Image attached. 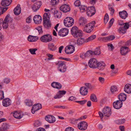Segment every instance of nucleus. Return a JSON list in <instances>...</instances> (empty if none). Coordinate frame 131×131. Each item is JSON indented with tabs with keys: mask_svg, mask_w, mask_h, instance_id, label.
<instances>
[{
	"mask_svg": "<svg viewBox=\"0 0 131 131\" xmlns=\"http://www.w3.org/2000/svg\"><path fill=\"white\" fill-rule=\"evenodd\" d=\"M71 31V34L75 38L81 37L82 36V31L76 26L73 27Z\"/></svg>",
	"mask_w": 131,
	"mask_h": 131,
	"instance_id": "obj_1",
	"label": "nucleus"
},
{
	"mask_svg": "<svg viewBox=\"0 0 131 131\" xmlns=\"http://www.w3.org/2000/svg\"><path fill=\"white\" fill-rule=\"evenodd\" d=\"M58 65V69L61 72H64L66 70L67 68L65 65V62L64 61H59L56 64Z\"/></svg>",
	"mask_w": 131,
	"mask_h": 131,
	"instance_id": "obj_2",
	"label": "nucleus"
},
{
	"mask_svg": "<svg viewBox=\"0 0 131 131\" xmlns=\"http://www.w3.org/2000/svg\"><path fill=\"white\" fill-rule=\"evenodd\" d=\"M74 20L71 17H67L64 21V24L66 27H69L71 26L74 24Z\"/></svg>",
	"mask_w": 131,
	"mask_h": 131,
	"instance_id": "obj_3",
	"label": "nucleus"
},
{
	"mask_svg": "<svg viewBox=\"0 0 131 131\" xmlns=\"http://www.w3.org/2000/svg\"><path fill=\"white\" fill-rule=\"evenodd\" d=\"M40 40L43 42H48L51 41L52 39L51 36L49 34H47L42 36L40 38Z\"/></svg>",
	"mask_w": 131,
	"mask_h": 131,
	"instance_id": "obj_4",
	"label": "nucleus"
},
{
	"mask_svg": "<svg viewBox=\"0 0 131 131\" xmlns=\"http://www.w3.org/2000/svg\"><path fill=\"white\" fill-rule=\"evenodd\" d=\"M96 13V10L94 6L89 7L87 8L86 14L89 17H92Z\"/></svg>",
	"mask_w": 131,
	"mask_h": 131,
	"instance_id": "obj_5",
	"label": "nucleus"
},
{
	"mask_svg": "<svg viewBox=\"0 0 131 131\" xmlns=\"http://www.w3.org/2000/svg\"><path fill=\"white\" fill-rule=\"evenodd\" d=\"M98 61L95 58L91 59L89 61L88 65L89 67L92 68H96Z\"/></svg>",
	"mask_w": 131,
	"mask_h": 131,
	"instance_id": "obj_6",
	"label": "nucleus"
},
{
	"mask_svg": "<svg viewBox=\"0 0 131 131\" xmlns=\"http://www.w3.org/2000/svg\"><path fill=\"white\" fill-rule=\"evenodd\" d=\"M87 123L85 121H82L79 123L78 125V127L79 129L82 130H86L87 128Z\"/></svg>",
	"mask_w": 131,
	"mask_h": 131,
	"instance_id": "obj_7",
	"label": "nucleus"
},
{
	"mask_svg": "<svg viewBox=\"0 0 131 131\" xmlns=\"http://www.w3.org/2000/svg\"><path fill=\"white\" fill-rule=\"evenodd\" d=\"M10 16L9 14H8L5 17L3 23V28L4 29H6L8 26L9 18Z\"/></svg>",
	"mask_w": 131,
	"mask_h": 131,
	"instance_id": "obj_8",
	"label": "nucleus"
},
{
	"mask_svg": "<svg viewBox=\"0 0 131 131\" xmlns=\"http://www.w3.org/2000/svg\"><path fill=\"white\" fill-rule=\"evenodd\" d=\"M102 112L104 116L107 117H109L111 114V109L108 107L104 108L102 111Z\"/></svg>",
	"mask_w": 131,
	"mask_h": 131,
	"instance_id": "obj_9",
	"label": "nucleus"
},
{
	"mask_svg": "<svg viewBox=\"0 0 131 131\" xmlns=\"http://www.w3.org/2000/svg\"><path fill=\"white\" fill-rule=\"evenodd\" d=\"M123 102L119 100H117L113 102V105L114 107L116 109H119L122 106Z\"/></svg>",
	"mask_w": 131,
	"mask_h": 131,
	"instance_id": "obj_10",
	"label": "nucleus"
},
{
	"mask_svg": "<svg viewBox=\"0 0 131 131\" xmlns=\"http://www.w3.org/2000/svg\"><path fill=\"white\" fill-rule=\"evenodd\" d=\"M42 108L41 105L40 103H37L34 104L32 107L31 109L32 113L34 114L35 112Z\"/></svg>",
	"mask_w": 131,
	"mask_h": 131,
	"instance_id": "obj_11",
	"label": "nucleus"
},
{
	"mask_svg": "<svg viewBox=\"0 0 131 131\" xmlns=\"http://www.w3.org/2000/svg\"><path fill=\"white\" fill-rule=\"evenodd\" d=\"M42 5V2L41 1L37 2L35 3L32 7V9L34 12H36L38 10Z\"/></svg>",
	"mask_w": 131,
	"mask_h": 131,
	"instance_id": "obj_12",
	"label": "nucleus"
},
{
	"mask_svg": "<svg viewBox=\"0 0 131 131\" xmlns=\"http://www.w3.org/2000/svg\"><path fill=\"white\" fill-rule=\"evenodd\" d=\"M69 32L68 29L66 28L61 29L58 32V34L61 36H65L68 34Z\"/></svg>",
	"mask_w": 131,
	"mask_h": 131,
	"instance_id": "obj_13",
	"label": "nucleus"
},
{
	"mask_svg": "<svg viewBox=\"0 0 131 131\" xmlns=\"http://www.w3.org/2000/svg\"><path fill=\"white\" fill-rule=\"evenodd\" d=\"M60 9L63 12L66 13L70 11V8L69 6L66 4L62 5L60 8Z\"/></svg>",
	"mask_w": 131,
	"mask_h": 131,
	"instance_id": "obj_14",
	"label": "nucleus"
},
{
	"mask_svg": "<svg viewBox=\"0 0 131 131\" xmlns=\"http://www.w3.org/2000/svg\"><path fill=\"white\" fill-rule=\"evenodd\" d=\"M45 119L46 121L50 123H53L56 121V119L54 117L51 115H47L45 117Z\"/></svg>",
	"mask_w": 131,
	"mask_h": 131,
	"instance_id": "obj_15",
	"label": "nucleus"
},
{
	"mask_svg": "<svg viewBox=\"0 0 131 131\" xmlns=\"http://www.w3.org/2000/svg\"><path fill=\"white\" fill-rule=\"evenodd\" d=\"M93 26L90 25L89 23L86 24L83 30V31L85 32L89 33L91 32L93 29Z\"/></svg>",
	"mask_w": 131,
	"mask_h": 131,
	"instance_id": "obj_16",
	"label": "nucleus"
},
{
	"mask_svg": "<svg viewBox=\"0 0 131 131\" xmlns=\"http://www.w3.org/2000/svg\"><path fill=\"white\" fill-rule=\"evenodd\" d=\"M66 93V91L64 90H60L58 92V94L56 95L54 97V99H59L65 95Z\"/></svg>",
	"mask_w": 131,
	"mask_h": 131,
	"instance_id": "obj_17",
	"label": "nucleus"
},
{
	"mask_svg": "<svg viewBox=\"0 0 131 131\" xmlns=\"http://www.w3.org/2000/svg\"><path fill=\"white\" fill-rule=\"evenodd\" d=\"M11 103L10 100L9 98H6L3 99L2 101L3 105L6 107H7L10 105Z\"/></svg>",
	"mask_w": 131,
	"mask_h": 131,
	"instance_id": "obj_18",
	"label": "nucleus"
},
{
	"mask_svg": "<svg viewBox=\"0 0 131 131\" xmlns=\"http://www.w3.org/2000/svg\"><path fill=\"white\" fill-rule=\"evenodd\" d=\"M48 48L50 51H54L57 50V47L53 43L49 42L48 44Z\"/></svg>",
	"mask_w": 131,
	"mask_h": 131,
	"instance_id": "obj_19",
	"label": "nucleus"
},
{
	"mask_svg": "<svg viewBox=\"0 0 131 131\" xmlns=\"http://www.w3.org/2000/svg\"><path fill=\"white\" fill-rule=\"evenodd\" d=\"M33 20L35 23L39 24L41 23L42 20V18L40 15H36L34 17Z\"/></svg>",
	"mask_w": 131,
	"mask_h": 131,
	"instance_id": "obj_20",
	"label": "nucleus"
},
{
	"mask_svg": "<svg viewBox=\"0 0 131 131\" xmlns=\"http://www.w3.org/2000/svg\"><path fill=\"white\" fill-rule=\"evenodd\" d=\"M43 25L47 29L50 28L51 26V23L50 20H43Z\"/></svg>",
	"mask_w": 131,
	"mask_h": 131,
	"instance_id": "obj_21",
	"label": "nucleus"
},
{
	"mask_svg": "<svg viewBox=\"0 0 131 131\" xmlns=\"http://www.w3.org/2000/svg\"><path fill=\"white\" fill-rule=\"evenodd\" d=\"M105 66V64L103 62H98L96 68L100 70H103Z\"/></svg>",
	"mask_w": 131,
	"mask_h": 131,
	"instance_id": "obj_22",
	"label": "nucleus"
},
{
	"mask_svg": "<svg viewBox=\"0 0 131 131\" xmlns=\"http://www.w3.org/2000/svg\"><path fill=\"white\" fill-rule=\"evenodd\" d=\"M12 2V0H2L1 4L4 7L9 6Z\"/></svg>",
	"mask_w": 131,
	"mask_h": 131,
	"instance_id": "obj_23",
	"label": "nucleus"
},
{
	"mask_svg": "<svg viewBox=\"0 0 131 131\" xmlns=\"http://www.w3.org/2000/svg\"><path fill=\"white\" fill-rule=\"evenodd\" d=\"M124 90L127 93H131V84H126L124 87Z\"/></svg>",
	"mask_w": 131,
	"mask_h": 131,
	"instance_id": "obj_24",
	"label": "nucleus"
},
{
	"mask_svg": "<svg viewBox=\"0 0 131 131\" xmlns=\"http://www.w3.org/2000/svg\"><path fill=\"white\" fill-rule=\"evenodd\" d=\"M128 48L126 47H122L121 48L120 52L122 55H126L129 51Z\"/></svg>",
	"mask_w": 131,
	"mask_h": 131,
	"instance_id": "obj_25",
	"label": "nucleus"
},
{
	"mask_svg": "<svg viewBox=\"0 0 131 131\" xmlns=\"http://www.w3.org/2000/svg\"><path fill=\"white\" fill-rule=\"evenodd\" d=\"M21 11V8L20 7V5L18 4L17 6L14 10V13L15 15H18L20 14Z\"/></svg>",
	"mask_w": 131,
	"mask_h": 131,
	"instance_id": "obj_26",
	"label": "nucleus"
},
{
	"mask_svg": "<svg viewBox=\"0 0 131 131\" xmlns=\"http://www.w3.org/2000/svg\"><path fill=\"white\" fill-rule=\"evenodd\" d=\"M91 55L90 53V52L89 50L86 52L85 53H81L80 54V57L82 59H85L86 58L89 57Z\"/></svg>",
	"mask_w": 131,
	"mask_h": 131,
	"instance_id": "obj_27",
	"label": "nucleus"
},
{
	"mask_svg": "<svg viewBox=\"0 0 131 131\" xmlns=\"http://www.w3.org/2000/svg\"><path fill=\"white\" fill-rule=\"evenodd\" d=\"M89 51L91 54V55H93V54L99 55L101 53L100 49L99 48H96L94 51H93L90 50H89Z\"/></svg>",
	"mask_w": 131,
	"mask_h": 131,
	"instance_id": "obj_28",
	"label": "nucleus"
},
{
	"mask_svg": "<svg viewBox=\"0 0 131 131\" xmlns=\"http://www.w3.org/2000/svg\"><path fill=\"white\" fill-rule=\"evenodd\" d=\"M79 22L80 25L82 26L87 23V20L85 18L82 17L79 18Z\"/></svg>",
	"mask_w": 131,
	"mask_h": 131,
	"instance_id": "obj_29",
	"label": "nucleus"
},
{
	"mask_svg": "<svg viewBox=\"0 0 131 131\" xmlns=\"http://www.w3.org/2000/svg\"><path fill=\"white\" fill-rule=\"evenodd\" d=\"M51 86L53 88L58 89H60L62 87L61 84L60 83L57 82H53L51 84Z\"/></svg>",
	"mask_w": 131,
	"mask_h": 131,
	"instance_id": "obj_30",
	"label": "nucleus"
},
{
	"mask_svg": "<svg viewBox=\"0 0 131 131\" xmlns=\"http://www.w3.org/2000/svg\"><path fill=\"white\" fill-rule=\"evenodd\" d=\"M119 14L120 17L123 19H125L128 16V14L125 10L119 12Z\"/></svg>",
	"mask_w": 131,
	"mask_h": 131,
	"instance_id": "obj_31",
	"label": "nucleus"
},
{
	"mask_svg": "<svg viewBox=\"0 0 131 131\" xmlns=\"http://www.w3.org/2000/svg\"><path fill=\"white\" fill-rule=\"evenodd\" d=\"M38 39V38L37 36H34L30 35L28 37V40L29 42H33L37 41Z\"/></svg>",
	"mask_w": 131,
	"mask_h": 131,
	"instance_id": "obj_32",
	"label": "nucleus"
},
{
	"mask_svg": "<svg viewBox=\"0 0 131 131\" xmlns=\"http://www.w3.org/2000/svg\"><path fill=\"white\" fill-rule=\"evenodd\" d=\"M80 92L81 95H85L87 94L88 91L86 88L82 87L80 89Z\"/></svg>",
	"mask_w": 131,
	"mask_h": 131,
	"instance_id": "obj_33",
	"label": "nucleus"
},
{
	"mask_svg": "<svg viewBox=\"0 0 131 131\" xmlns=\"http://www.w3.org/2000/svg\"><path fill=\"white\" fill-rule=\"evenodd\" d=\"M127 96L124 93H120L118 96V98L119 100L122 101H125L126 99Z\"/></svg>",
	"mask_w": 131,
	"mask_h": 131,
	"instance_id": "obj_34",
	"label": "nucleus"
},
{
	"mask_svg": "<svg viewBox=\"0 0 131 131\" xmlns=\"http://www.w3.org/2000/svg\"><path fill=\"white\" fill-rule=\"evenodd\" d=\"M86 41L85 39L84 38H79L77 40V44L79 46L82 45L85 42H86Z\"/></svg>",
	"mask_w": 131,
	"mask_h": 131,
	"instance_id": "obj_35",
	"label": "nucleus"
},
{
	"mask_svg": "<svg viewBox=\"0 0 131 131\" xmlns=\"http://www.w3.org/2000/svg\"><path fill=\"white\" fill-rule=\"evenodd\" d=\"M62 13L61 12L57 10L54 11V15L55 18H60L61 17Z\"/></svg>",
	"mask_w": 131,
	"mask_h": 131,
	"instance_id": "obj_36",
	"label": "nucleus"
},
{
	"mask_svg": "<svg viewBox=\"0 0 131 131\" xmlns=\"http://www.w3.org/2000/svg\"><path fill=\"white\" fill-rule=\"evenodd\" d=\"M14 116L17 119H20L22 117V116L20 115V113H18L17 112L15 111L13 113Z\"/></svg>",
	"mask_w": 131,
	"mask_h": 131,
	"instance_id": "obj_37",
	"label": "nucleus"
},
{
	"mask_svg": "<svg viewBox=\"0 0 131 131\" xmlns=\"http://www.w3.org/2000/svg\"><path fill=\"white\" fill-rule=\"evenodd\" d=\"M50 15V14L49 13H45L43 16V20H49L50 17L49 16Z\"/></svg>",
	"mask_w": 131,
	"mask_h": 131,
	"instance_id": "obj_38",
	"label": "nucleus"
},
{
	"mask_svg": "<svg viewBox=\"0 0 131 131\" xmlns=\"http://www.w3.org/2000/svg\"><path fill=\"white\" fill-rule=\"evenodd\" d=\"M25 102L27 105L29 106H32L33 104V101L31 100L26 99Z\"/></svg>",
	"mask_w": 131,
	"mask_h": 131,
	"instance_id": "obj_39",
	"label": "nucleus"
},
{
	"mask_svg": "<svg viewBox=\"0 0 131 131\" xmlns=\"http://www.w3.org/2000/svg\"><path fill=\"white\" fill-rule=\"evenodd\" d=\"M90 99L92 101L94 102H97V100L96 96L94 94L91 95Z\"/></svg>",
	"mask_w": 131,
	"mask_h": 131,
	"instance_id": "obj_40",
	"label": "nucleus"
},
{
	"mask_svg": "<svg viewBox=\"0 0 131 131\" xmlns=\"http://www.w3.org/2000/svg\"><path fill=\"white\" fill-rule=\"evenodd\" d=\"M9 127V125L7 123H4L2 126L3 130H5L8 128Z\"/></svg>",
	"mask_w": 131,
	"mask_h": 131,
	"instance_id": "obj_41",
	"label": "nucleus"
},
{
	"mask_svg": "<svg viewBox=\"0 0 131 131\" xmlns=\"http://www.w3.org/2000/svg\"><path fill=\"white\" fill-rule=\"evenodd\" d=\"M96 36L95 35H93L90 36L86 40V42H88L92 40L95 38Z\"/></svg>",
	"mask_w": 131,
	"mask_h": 131,
	"instance_id": "obj_42",
	"label": "nucleus"
},
{
	"mask_svg": "<svg viewBox=\"0 0 131 131\" xmlns=\"http://www.w3.org/2000/svg\"><path fill=\"white\" fill-rule=\"evenodd\" d=\"M125 121V120L124 119H118L116 120L115 122L117 124H121L124 123Z\"/></svg>",
	"mask_w": 131,
	"mask_h": 131,
	"instance_id": "obj_43",
	"label": "nucleus"
},
{
	"mask_svg": "<svg viewBox=\"0 0 131 131\" xmlns=\"http://www.w3.org/2000/svg\"><path fill=\"white\" fill-rule=\"evenodd\" d=\"M87 8L86 7L85 5L81 6L80 7V11L82 13L86 11V10H87Z\"/></svg>",
	"mask_w": 131,
	"mask_h": 131,
	"instance_id": "obj_44",
	"label": "nucleus"
},
{
	"mask_svg": "<svg viewBox=\"0 0 131 131\" xmlns=\"http://www.w3.org/2000/svg\"><path fill=\"white\" fill-rule=\"evenodd\" d=\"M126 30L123 27H120L118 29V31L120 34H124L126 32Z\"/></svg>",
	"mask_w": 131,
	"mask_h": 131,
	"instance_id": "obj_45",
	"label": "nucleus"
},
{
	"mask_svg": "<svg viewBox=\"0 0 131 131\" xmlns=\"http://www.w3.org/2000/svg\"><path fill=\"white\" fill-rule=\"evenodd\" d=\"M110 90L112 93H114V92L117 91V89L116 86H113L111 87Z\"/></svg>",
	"mask_w": 131,
	"mask_h": 131,
	"instance_id": "obj_46",
	"label": "nucleus"
},
{
	"mask_svg": "<svg viewBox=\"0 0 131 131\" xmlns=\"http://www.w3.org/2000/svg\"><path fill=\"white\" fill-rule=\"evenodd\" d=\"M41 124L40 122L38 120L36 121L34 123V126L35 127H37L40 126Z\"/></svg>",
	"mask_w": 131,
	"mask_h": 131,
	"instance_id": "obj_47",
	"label": "nucleus"
},
{
	"mask_svg": "<svg viewBox=\"0 0 131 131\" xmlns=\"http://www.w3.org/2000/svg\"><path fill=\"white\" fill-rule=\"evenodd\" d=\"M108 19V15L107 13H106L104 18V21L105 24H106L107 23Z\"/></svg>",
	"mask_w": 131,
	"mask_h": 131,
	"instance_id": "obj_48",
	"label": "nucleus"
},
{
	"mask_svg": "<svg viewBox=\"0 0 131 131\" xmlns=\"http://www.w3.org/2000/svg\"><path fill=\"white\" fill-rule=\"evenodd\" d=\"M59 0H51V4L53 5H57L59 3Z\"/></svg>",
	"mask_w": 131,
	"mask_h": 131,
	"instance_id": "obj_49",
	"label": "nucleus"
},
{
	"mask_svg": "<svg viewBox=\"0 0 131 131\" xmlns=\"http://www.w3.org/2000/svg\"><path fill=\"white\" fill-rule=\"evenodd\" d=\"M108 8L109 10L111 11V14L112 15H113L114 12L115 10L113 8V7H112L111 5L110 6L109 5Z\"/></svg>",
	"mask_w": 131,
	"mask_h": 131,
	"instance_id": "obj_50",
	"label": "nucleus"
},
{
	"mask_svg": "<svg viewBox=\"0 0 131 131\" xmlns=\"http://www.w3.org/2000/svg\"><path fill=\"white\" fill-rule=\"evenodd\" d=\"M67 47L69 49L71 50L72 53L74 51L75 48L74 46L73 45H70Z\"/></svg>",
	"mask_w": 131,
	"mask_h": 131,
	"instance_id": "obj_51",
	"label": "nucleus"
},
{
	"mask_svg": "<svg viewBox=\"0 0 131 131\" xmlns=\"http://www.w3.org/2000/svg\"><path fill=\"white\" fill-rule=\"evenodd\" d=\"M29 50L31 54H36L35 51L37 50V48L30 49Z\"/></svg>",
	"mask_w": 131,
	"mask_h": 131,
	"instance_id": "obj_52",
	"label": "nucleus"
},
{
	"mask_svg": "<svg viewBox=\"0 0 131 131\" xmlns=\"http://www.w3.org/2000/svg\"><path fill=\"white\" fill-rule=\"evenodd\" d=\"M114 21V19L113 18H112L110 20L109 23L108 27V28H110L112 26L113 24Z\"/></svg>",
	"mask_w": 131,
	"mask_h": 131,
	"instance_id": "obj_53",
	"label": "nucleus"
},
{
	"mask_svg": "<svg viewBox=\"0 0 131 131\" xmlns=\"http://www.w3.org/2000/svg\"><path fill=\"white\" fill-rule=\"evenodd\" d=\"M65 51L66 53L67 54H69L72 53L71 51V50H70L67 47H66Z\"/></svg>",
	"mask_w": 131,
	"mask_h": 131,
	"instance_id": "obj_54",
	"label": "nucleus"
},
{
	"mask_svg": "<svg viewBox=\"0 0 131 131\" xmlns=\"http://www.w3.org/2000/svg\"><path fill=\"white\" fill-rule=\"evenodd\" d=\"M36 29L37 30L39 34L43 32L42 28L41 26H40L37 27Z\"/></svg>",
	"mask_w": 131,
	"mask_h": 131,
	"instance_id": "obj_55",
	"label": "nucleus"
},
{
	"mask_svg": "<svg viewBox=\"0 0 131 131\" xmlns=\"http://www.w3.org/2000/svg\"><path fill=\"white\" fill-rule=\"evenodd\" d=\"M108 41L112 40L115 38V36L113 35H111L107 37Z\"/></svg>",
	"mask_w": 131,
	"mask_h": 131,
	"instance_id": "obj_56",
	"label": "nucleus"
},
{
	"mask_svg": "<svg viewBox=\"0 0 131 131\" xmlns=\"http://www.w3.org/2000/svg\"><path fill=\"white\" fill-rule=\"evenodd\" d=\"M4 98V92L3 91H0V100Z\"/></svg>",
	"mask_w": 131,
	"mask_h": 131,
	"instance_id": "obj_57",
	"label": "nucleus"
},
{
	"mask_svg": "<svg viewBox=\"0 0 131 131\" xmlns=\"http://www.w3.org/2000/svg\"><path fill=\"white\" fill-rule=\"evenodd\" d=\"M10 81V80L8 78H5L3 80V82L6 84L8 83Z\"/></svg>",
	"mask_w": 131,
	"mask_h": 131,
	"instance_id": "obj_58",
	"label": "nucleus"
},
{
	"mask_svg": "<svg viewBox=\"0 0 131 131\" xmlns=\"http://www.w3.org/2000/svg\"><path fill=\"white\" fill-rule=\"evenodd\" d=\"M74 5L76 6H79L80 5V2L79 0H77L74 3Z\"/></svg>",
	"mask_w": 131,
	"mask_h": 131,
	"instance_id": "obj_59",
	"label": "nucleus"
},
{
	"mask_svg": "<svg viewBox=\"0 0 131 131\" xmlns=\"http://www.w3.org/2000/svg\"><path fill=\"white\" fill-rule=\"evenodd\" d=\"M124 26L123 28H124V29L127 30L129 28V24H128V23H125L124 24Z\"/></svg>",
	"mask_w": 131,
	"mask_h": 131,
	"instance_id": "obj_60",
	"label": "nucleus"
},
{
	"mask_svg": "<svg viewBox=\"0 0 131 131\" xmlns=\"http://www.w3.org/2000/svg\"><path fill=\"white\" fill-rule=\"evenodd\" d=\"M85 85L87 88L89 89H91L92 88V86L90 83H86L85 84Z\"/></svg>",
	"mask_w": 131,
	"mask_h": 131,
	"instance_id": "obj_61",
	"label": "nucleus"
},
{
	"mask_svg": "<svg viewBox=\"0 0 131 131\" xmlns=\"http://www.w3.org/2000/svg\"><path fill=\"white\" fill-rule=\"evenodd\" d=\"M26 22L28 23H31V16H29L27 17L26 20Z\"/></svg>",
	"mask_w": 131,
	"mask_h": 131,
	"instance_id": "obj_62",
	"label": "nucleus"
},
{
	"mask_svg": "<svg viewBox=\"0 0 131 131\" xmlns=\"http://www.w3.org/2000/svg\"><path fill=\"white\" fill-rule=\"evenodd\" d=\"M99 80L101 83H103L104 82L105 79L104 78L100 77L99 78Z\"/></svg>",
	"mask_w": 131,
	"mask_h": 131,
	"instance_id": "obj_63",
	"label": "nucleus"
},
{
	"mask_svg": "<svg viewBox=\"0 0 131 131\" xmlns=\"http://www.w3.org/2000/svg\"><path fill=\"white\" fill-rule=\"evenodd\" d=\"M65 131H74V129L72 127H69L66 129Z\"/></svg>",
	"mask_w": 131,
	"mask_h": 131,
	"instance_id": "obj_64",
	"label": "nucleus"
}]
</instances>
